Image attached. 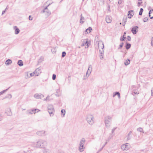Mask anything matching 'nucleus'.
I'll return each instance as SVG.
<instances>
[{"label":"nucleus","mask_w":153,"mask_h":153,"mask_svg":"<svg viewBox=\"0 0 153 153\" xmlns=\"http://www.w3.org/2000/svg\"><path fill=\"white\" fill-rule=\"evenodd\" d=\"M47 143L45 140H40L34 144L35 147L37 148H45L47 146Z\"/></svg>","instance_id":"nucleus-1"},{"label":"nucleus","mask_w":153,"mask_h":153,"mask_svg":"<svg viewBox=\"0 0 153 153\" xmlns=\"http://www.w3.org/2000/svg\"><path fill=\"white\" fill-rule=\"evenodd\" d=\"M112 118L109 116H107L105 118V123L106 127L107 128L110 127Z\"/></svg>","instance_id":"nucleus-2"},{"label":"nucleus","mask_w":153,"mask_h":153,"mask_svg":"<svg viewBox=\"0 0 153 153\" xmlns=\"http://www.w3.org/2000/svg\"><path fill=\"white\" fill-rule=\"evenodd\" d=\"M86 120L90 125H92L94 123V118L93 116L91 115H87Z\"/></svg>","instance_id":"nucleus-3"},{"label":"nucleus","mask_w":153,"mask_h":153,"mask_svg":"<svg viewBox=\"0 0 153 153\" xmlns=\"http://www.w3.org/2000/svg\"><path fill=\"white\" fill-rule=\"evenodd\" d=\"M48 111L49 113L50 114L51 117L53 115V112L54 111V109L53 105H49L48 106Z\"/></svg>","instance_id":"nucleus-4"},{"label":"nucleus","mask_w":153,"mask_h":153,"mask_svg":"<svg viewBox=\"0 0 153 153\" xmlns=\"http://www.w3.org/2000/svg\"><path fill=\"white\" fill-rule=\"evenodd\" d=\"M130 146L128 143L123 144L121 146V149L124 151H126L128 150Z\"/></svg>","instance_id":"nucleus-5"},{"label":"nucleus","mask_w":153,"mask_h":153,"mask_svg":"<svg viewBox=\"0 0 153 153\" xmlns=\"http://www.w3.org/2000/svg\"><path fill=\"white\" fill-rule=\"evenodd\" d=\"M34 72L36 76H39L41 73V67H39L36 68Z\"/></svg>","instance_id":"nucleus-6"},{"label":"nucleus","mask_w":153,"mask_h":153,"mask_svg":"<svg viewBox=\"0 0 153 153\" xmlns=\"http://www.w3.org/2000/svg\"><path fill=\"white\" fill-rule=\"evenodd\" d=\"M138 27L137 26H134L133 27L131 30V31L134 34H136L138 31Z\"/></svg>","instance_id":"nucleus-7"},{"label":"nucleus","mask_w":153,"mask_h":153,"mask_svg":"<svg viewBox=\"0 0 153 153\" xmlns=\"http://www.w3.org/2000/svg\"><path fill=\"white\" fill-rule=\"evenodd\" d=\"M102 51H101L100 50H99V52L100 53V59H103V57L102 55V53L104 52V51L103 50V49L104 48V45L103 43H102Z\"/></svg>","instance_id":"nucleus-8"},{"label":"nucleus","mask_w":153,"mask_h":153,"mask_svg":"<svg viewBox=\"0 0 153 153\" xmlns=\"http://www.w3.org/2000/svg\"><path fill=\"white\" fill-rule=\"evenodd\" d=\"M36 134L40 136H44L46 135L45 134V131H37L36 132Z\"/></svg>","instance_id":"nucleus-9"},{"label":"nucleus","mask_w":153,"mask_h":153,"mask_svg":"<svg viewBox=\"0 0 153 153\" xmlns=\"http://www.w3.org/2000/svg\"><path fill=\"white\" fill-rule=\"evenodd\" d=\"M86 45L87 47H85L86 48H88L89 45V43L87 41H85V40H84V41H83L82 42V43L81 45V46H84V45Z\"/></svg>","instance_id":"nucleus-10"},{"label":"nucleus","mask_w":153,"mask_h":153,"mask_svg":"<svg viewBox=\"0 0 153 153\" xmlns=\"http://www.w3.org/2000/svg\"><path fill=\"white\" fill-rule=\"evenodd\" d=\"M34 97L36 99H41L43 97V95L41 94H36L34 95Z\"/></svg>","instance_id":"nucleus-11"},{"label":"nucleus","mask_w":153,"mask_h":153,"mask_svg":"<svg viewBox=\"0 0 153 153\" xmlns=\"http://www.w3.org/2000/svg\"><path fill=\"white\" fill-rule=\"evenodd\" d=\"M13 29L15 30V34H18L20 32V30L16 26L13 27Z\"/></svg>","instance_id":"nucleus-12"},{"label":"nucleus","mask_w":153,"mask_h":153,"mask_svg":"<svg viewBox=\"0 0 153 153\" xmlns=\"http://www.w3.org/2000/svg\"><path fill=\"white\" fill-rule=\"evenodd\" d=\"M133 10H129L128 11V18L129 19H131V17L133 16V14H132V13H133Z\"/></svg>","instance_id":"nucleus-13"},{"label":"nucleus","mask_w":153,"mask_h":153,"mask_svg":"<svg viewBox=\"0 0 153 153\" xmlns=\"http://www.w3.org/2000/svg\"><path fill=\"white\" fill-rule=\"evenodd\" d=\"M92 71V67L91 65H89L88 66V70L87 71V72H88V74H89L91 73V71Z\"/></svg>","instance_id":"nucleus-14"},{"label":"nucleus","mask_w":153,"mask_h":153,"mask_svg":"<svg viewBox=\"0 0 153 153\" xmlns=\"http://www.w3.org/2000/svg\"><path fill=\"white\" fill-rule=\"evenodd\" d=\"M91 30H92V28L91 27H88L87 29H86L85 31V33H90L91 32Z\"/></svg>","instance_id":"nucleus-15"},{"label":"nucleus","mask_w":153,"mask_h":153,"mask_svg":"<svg viewBox=\"0 0 153 153\" xmlns=\"http://www.w3.org/2000/svg\"><path fill=\"white\" fill-rule=\"evenodd\" d=\"M131 47V44L128 42H126L125 47L127 50L129 49Z\"/></svg>","instance_id":"nucleus-16"},{"label":"nucleus","mask_w":153,"mask_h":153,"mask_svg":"<svg viewBox=\"0 0 153 153\" xmlns=\"http://www.w3.org/2000/svg\"><path fill=\"white\" fill-rule=\"evenodd\" d=\"M85 142V140L84 138H82L80 141L79 145H83L84 146Z\"/></svg>","instance_id":"nucleus-17"},{"label":"nucleus","mask_w":153,"mask_h":153,"mask_svg":"<svg viewBox=\"0 0 153 153\" xmlns=\"http://www.w3.org/2000/svg\"><path fill=\"white\" fill-rule=\"evenodd\" d=\"M117 95L118 96V98H120V93L119 92H116L113 93V97H114L116 95Z\"/></svg>","instance_id":"nucleus-18"},{"label":"nucleus","mask_w":153,"mask_h":153,"mask_svg":"<svg viewBox=\"0 0 153 153\" xmlns=\"http://www.w3.org/2000/svg\"><path fill=\"white\" fill-rule=\"evenodd\" d=\"M149 16L151 19H153V12L150 10L149 13Z\"/></svg>","instance_id":"nucleus-19"},{"label":"nucleus","mask_w":153,"mask_h":153,"mask_svg":"<svg viewBox=\"0 0 153 153\" xmlns=\"http://www.w3.org/2000/svg\"><path fill=\"white\" fill-rule=\"evenodd\" d=\"M79 150L80 152H82L83 151L84 146L83 145H79Z\"/></svg>","instance_id":"nucleus-20"},{"label":"nucleus","mask_w":153,"mask_h":153,"mask_svg":"<svg viewBox=\"0 0 153 153\" xmlns=\"http://www.w3.org/2000/svg\"><path fill=\"white\" fill-rule=\"evenodd\" d=\"M17 64L19 66H22L23 65V62L21 60L18 61Z\"/></svg>","instance_id":"nucleus-21"},{"label":"nucleus","mask_w":153,"mask_h":153,"mask_svg":"<svg viewBox=\"0 0 153 153\" xmlns=\"http://www.w3.org/2000/svg\"><path fill=\"white\" fill-rule=\"evenodd\" d=\"M106 21L107 23H111V20L109 16H107L106 18Z\"/></svg>","instance_id":"nucleus-22"},{"label":"nucleus","mask_w":153,"mask_h":153,"mask_svg":"<svg viewBox=\"0 0 153 153\" xmlns=\"http://www.w3.org/2000/svg\"><path fill=\"white\" fill-rule=\"evenodd\" d=\"M85 20V18L81 14L80 16V23H83L84 21H82V20Z\"/></svg>","instance_id":"nucleus-23"},{"label":"nucleus","mask_w":153,"mask_h":153,"mask_svg":"<svg viewBox=\"0 0 153 153\" xmlns=\"http://www.w3.org/2000/svg\"><path fill=\"white\" fill-rule=\"evenodd\" d=\"M46 15L48 16H50L51 14V12L49 10H45Z\"/></svg>","instance_id":"nucleus-24"},{"label":"nucleus","mask_w":153,"mask_h":153,"mask_svg":"<svg viewBox=\"0 0 153 153\" xmlns=\"http://www.w3.org/2000/svg\"><path fill=\"white\" fill-rule=\"evenodd\" d=\"M130 63V60L129 59H127L126 60V61L124 62V64L126 65H128Z\"/></svg>","instance_id":"nucleus-25"},{"label":"nucleus","mask_w":153,"mask_h":153,"mask_svg":"<svg viewBox=\"0 0 153 153\" xmlns=\"http://www.w3.org/2000/svg\"><path fill=\"white\" fill-rule=\"evenodd\" d=\"M88 72H86V75L85 76L84 75L83 76V80H85L86 79H87L88 77V76H89V74H88Z\"/></svg>","instance_id":"nucleus-26"},{"label":"nucleus","mask_w":153,"mask_h":153,"mask_svg":"<svg viewBox=\"0 0 153 153\" xmlns=\"http://www.w3.org/2000/svg\"><path fill=\"white\" fill-rule=\"evenodd\" d=\"M10 88V87H9L7 89L5 90H4L1 92H0V95H1V94H4V93H5L6 91H7Z\"/></svg>","instance_id":"nucleus-27"},{"label":"nucleus","mask_w":153,"mask_h":153,"mask_svg":"<svg viewBox=\"0 0 153 153\" xmlns=\"http://www.w3.org/2000/svg\"><path fill=\"white\" fill-rule=\"evenodd\" d=\"M127 16H125L123 17V19L122 20V22L126 23L127 22Z\"/></svg>","instance_id":"nucleus-28"},{"label":"nucleus","mask_w":153,"mask_h":153,"mask_svg":"<svg viewBox=\"0 0 153 153\" xmlns=\"http://www.w3.org/2000/svg\"><path fill=\"white\" fill-rule=\"evenodd\" d=\"M44 60V57L43 56L40 57V59H39L38 62V63H41Z\"/></svg>","instance_id":"nucleus-29"},{"label":"nucleus","mask_w":153,"mask_h":153,"mask_svg":"<svg viewBox=\"0 0 153 153\" xmlns=\"http://www.w3.org/2000/svg\"><path fill=\"white\" fill-rule=\"evenodd\" d=\"M124 45V43L123 42H121L120 45H119V47L118 48V49L120 50L121 49V48L123 47Z\"/></svg>","instance_id":"nucleus-30"},{"label":"nucleus","mask_w":153,"mask_h":153,"mask_svg":"<svg viewBox=\"0 0 153 153\" xmlns=\"http://www.w3.org/2000/svg\"><path fill=\"white\" fill-rule=\"evenodd\" d=\"M50 151L48 149H45L43 150V153H49Z\"/></svg>","instance_id":"nucleus-31"},{"label":"nucleus","mask_w":153,"mask_h":153,"mask_svg":"<svg viewBox=\"0 0 153 153\" xmlns=\"http://www.w3.org/2000/svg\"><path fill=\"white\" fill-rule=\"evenodd\" d=\"M137 130L140 132H143L144 133V131H143V129L142 128L140 127L137 129Z\"/></svg>","instance_id":"nucleus-32"},{"label":"nucleus","mask_w":153,"mask_h":153,"mask_svg":"<svg viewBox=\"0 0 153 153\" xmlns=\"http://www.w3.org/2000/svg\"><path fill=\"white\" fill-rule=\"evenodd\" d=\"M143 11V9L142 8H141L140 9V11L139 12V15L140 16L142 15Z\"/></svg>","instance_id":"nucleus-33"},{"label":"nucleus","mask_w":153,"mask_h":153,"mask_svg":"<svg viewBox=\"0 0 153 153\" xmlns=\"http://www.w3.org/2000/svg\"><path fill=\"white\" fill-rule=\"evenodd\" d=\"M61 114L63 115V116H64L65 113V110L62 109L61 111Z\"/></svg>","instance_id":"nucleus-34"},{"label":"nucleus","mask_w":153,"mask_h":153,"mask_svg":"<svg viewBox=\"0 0 153 153\" xmlns=\"http://www.w3.org/2000/svg\"><path fill=\"white\" fill-rule=\"evenodd\" d=\"M126 39V37H124L122 36L120 38V41H123L125 40Z\"/></svg>","instance_id":"nucleus-35"},{"label":"nucleus","mask_w":153,"mask_h":153,"mask_svg":"<svg viewBox=\"0 0 153 153\" xmlns=\"http://www.w3.org/2000/svg\"><path fill=\"white\" fill-rule=\"evenodd\" d=\"M66 55V53L65 51H63L62 53V57H64Z\"/></svg>","instance_id":"nucleus-36"},{"label":"nucleus","mask_w":153,"mask_h":153,"mask_svg":"<svg viewBox=\"0 0 153 153\" xmlns=\"http://www.w3.org/2000/svg\"><path fill=\"white\" fill-rule=\"evenodd\" d=\"M132 133V131H130L129 133L128 134V137H127V140H129L130 139V138H129V135L130 134H131Z\"/></svg>","instance_id":"nucleus-37"},{"label":"nucleus","mask_w":153,"mask_h":153,"mask_svg":"<svg viewBox=\"0 0 153 153\" xmlns=\"http://www.w3.org/2000/svg\"><path fill=\"white\" fill-rule=\"evenodd\" d=\"M5 64L6 65H9L10 64V59H8L5 62Z\"/></svg>","instance_id":"nucleus-38"},{"label":"nucleus","mask_w":153,"mask_h":153,"mask_svg":"<svg viewBox=\"0 0 153 153\" xmlns=\"http://www.w3.org/2000/svg\"><path fill=\"white\" fill-rule=\"evenodd\" d=\"M52 78L53 80H54L56 79V75L55 74H53Z\"/></svg>","instance_id":"nucleus-39"},{"label":"nucleus","mask_w":153,"mask_h":153,"mask_svg":"<svg viewBox=\"0 0 153 153\" xmlns=\"http://www.w3.org/2000/svg\"><path fill=\"white\" fill-rule=\"evenodd\" d=\"M9 109H8L7 110H6V111L5 112V113L8 116L10 114V112L8 111Z\"/></svg>","instance_id":"nucleus-40"},{"label":"nucleus","mask_w":153,"mask_h":153,"mask_svg":"<svg viewBox=\"0 0 153 153\" xmlns=\"http://www.w3.org/2000/svg\"><path fill=\"white\" fill-rule=\"evenodd\" d=\"M148 20V18L147 17H145L144 18L143 21L144 22H146Z\"/></svg>","instance_id":"nucleus-41"},{"label":"nucleus","mask_w":153,"mask_h":153,"mask_svg":"<svg viewBox=\"0 0 153 153\" xmlns=\"http://www.w3.org/2000/svg\"><path fill=\"white\" fill-rule=\"evenodd\" d=\"M127 39L128 41H130L131 40V37L129 36H128L127 37Z\"/></svg>","instance_id":"nucleus-42"},{"label":"nucleus","mask_w":153,"mask_h":153,"mask_svg":"<svg viewBox=\"0 0 153 153\" xmlns=\"http://www.w3.org/2000/svg\"><path fill=\"white\" fill-rule=\"evenodd\" d=\"M36 109H33L31 110L32 112L34 113H35L36 111Z\"/></svg>","instance_id":"nucleus-43"},{"label":"nucleus","mask_w":153,"mask_h":153,"mask_svg":"<svg viewBox=\"0 0 153 153\" xmlns=\"http://www.w3.org/2000/svg\"><path fill=\"white\" fill-rule=\"evenodd\" d=\"M151 45L153 46V37H152L151 40Z\"/></svg>","instance_id":"nucleus-44"},{"label":"nucleus","mask_w":153,"mask_h":153,"mask_svg":"<svg viewBox=\"0 0 153 153\" xmlns=\"http://www.w3.org/2000/svg\"><path fill=\"white\" fill-rule=\"evenodd\" d=\"M35 74V72L34 71L33 73L30 74V76H33Z\"/></svg>","instance_id":"nucleus-45"},{"label":"nucleus","mask_w":153,"mask_h":153,"mask_svg":"<svg viewBox=\"0 0 153 153\" xmlns=\"http://www.w3.org/2000/svg\"><path fill=\"white\" fill-rule=\"evenodd\" d=\"M8 7V6H7L6 8L3 11L2 13V15H3L5 12L6 10V9H7Z\"/></svg>","instance_id":"nucleus-46"},{"label":"nucleus","mask_w":153,"mask_h":153,"mask_svg":"<svg viewBox=\"0 0 153 153\" xmlns=\"http://www.w3.org/2000/svg\"><path fill=\"white\" fill-rule=\"evenodd\" d=\"M117 128L116 127L114 128L112 130L111 132L112 134H113L115 130Z\"/></svg>","instance_id":"nucleus-47"},{"label":"nucleus","mask_w":153,"mask_h":153,"mask_svg":"<svg viewBox=\"0 0 153 153\" xmlns=\"http://www.w3.org/2000/svg\"><path fill=\"white\" fill-rule=\"evenodd\" d=\"M142 3V1H141L140 2H138V7L140 6L141 4Z\"/></svg>","instance_id":"nucleus-48"},{"label":"nucleus","mask_w":153,"mask_h":153,"mask_svg":"<svg viewBox=\"0 0 153 153\" xmlns=\"http://www.w3.org/2000/svg\"><path fill=\"white\" fill-rule=\"evenodd\" d=\"M122 0H120L118 1V3L120 4H121L122 3Z\"/></svg>","instance_id":"nucleus-49"},{"label":"nucleus","mask_w":153,"mask_h":153,"mask_svg":"<svg viewBox=\"0 0 153 153\" xmlns=\"http://www.w3.org/2000/svg\"><path fill=\"white\" fill-rule=\"evenodd\" d=\"M110 6L109 5H108V10L109 11H110Z\"/></svg>","instance_id":"nucleus-50"},{"label":"nucleus","mask_w":153,"mask_h":153,"mask_svg":"<svg viewBox=\"0 0 153 153\" xmlns=\"http://www.w3.org/2000/svg\"><path fill=\"white\" fill-rule=\"evenodd\" d=\"M29 20H32L33 19L32 18H31V16H29Z\"/></svg>","instance_id":"nucleus-51"},{"label":"nucleus","mask_w":153,"mask_h":153,"mask_svg":"<svg viewBox=\"0 0 153 153\" xmlns=\"http://www.w3.org/2000/svg\"><path fill=\"white\" fill-rule=\"evenodd\" d=\"M126 32H124L123 33V35L122 36H123V37H126Z\"/></svg>","instance_id":"nucleus-52"},{"label":"nucleus","mask_w":153,"mask_h":153,"mask_svg":"<svg viewBox=\"0 0 153 153\" xmlns=\"http://www.w3.org/2000/svg\"><path fill=\"white\" fill-rule=\"evenodd\" d=\"M45 12V10L44 9L42 11H41V13H44Z\"/></svg>","instance_id":"nucleus-53"},{"label":"nucleus","mask_w":153,"mask_h":153,"mask_svg":"<svg viewBox=\"0 0 153 153\" xmlns=\"http://www.w3.org/2000/svg\"><path fill=\"white\" fill-rule=\"evenodd\" d=\"M48 6H46L44 8V10H48Z\"/></svg>","instance_id":"nucleus-54"},{"label":"nucleus","mask_w":153,"mask_h":153,"mask_svg":"<svg viewBox=\"0 0 153 153\" xmlns=\"http://www.w3.org/2000/svg\"><path fill=\"white\" fill-rule=\"evenodd\" d=\"M152 95L153 96V89L151 90Z\"/></svg>","instance_id":"nucleus-55"},{"label":"nucleus","mask_w":153,"mask_h":153,"mask_svg":"<svg viewBox=\"0 0 153 153\" xmlns=\"http://www.w3.org/2000/svg\"><path fill=\"white\" fill-rule=\"evenodd\" d=\"M133 93H134V94H136L137 93V91H134L133 92Z\"/></svg>","instance_id":"nucleus-56"},{"label":"nucleus","mask_w":153,"mask_h":153,"mask_svg":"<svg viewBox=\"0 0 153 153\" xmlns=\"http://www.w3.org/2000/svg\"><path fill=\"white\" fill-rule=\"evenodd\" d=\"M122 23H123V26H125V25L126 24V23H124V22H122Z\"/></svg>","instance_id":"nucleus-57"},{"label":"nucleus","mask_w":153,"mask_h":153,"mask_svg":"<svg viewBox=\"0 0 153 153\" xmlns=\"http://www.w3.org/2000/svg\"><path fill=\"white\" fill-rule=\"evenodd\" d=\"M36 112L38 113V112L39 111H40V110H39V109H36Z\"/></svg>","instance_id":"nucleus-58"},{"label":"nucleus","mask_w":153,"mask_h":153,"mask_svg":"<svg viewBox=\"0 0 153 153\" xmlns=\"http://www.w3.org/2000/svg\"><path fill=\"white\" fill-rule=\"evenodd\" d=\"M105 146L104 145L102 146V148H101V149H100V150H101L103 149V148H104V147Z\"/></svg>","instance_id":"nucleus-59"},{"label":"nucleus","mask_w":153,"mask_h":153,"mask_svg":"<svg viewBox=\"0 0 153 153\" xmlns=\"http://www.w3.org/2000/svg\"><path fill=\"white\" fill-rule=\"evenodd\" d=\"M105 146L104 145L102 146V148H101V149H100V150H101L103 149V148H104V147Z\"/></svg>","instance_id":"nucleus-60"},{"label":"nucleus","mask_w":153,"mask_h":153,"mask_svg":"<svg viewBox=\"0 0 153 153\" xmlns=\"http://www.w3.org/2000/svg\"><path fill=\"white\" fill-rule=\"evenodd\" d=\"M105 146L104 145L102 146V148H101V149H100V150H101L103 149V148H104V147Z\"/></svg>","instance_id":"nucleus-61"},{"label":"nucleus","mask_w":153,"mask_h":153,"mask_svg":"<svg viewBox=\"0 0 153 153\" xmlns=\"http://www.w3.org/2000/svg\"><path fill=\"white\" fill-rule=\"evenodd\" d=\"M105 146L104 145L102 146V148H101V149H100V150H101L103 149V148H104V147Z\"/></svg>","instance_id":"nucleus-62"},{"label":"nucleus","mask_w":153,"mask_h":153,"mask_svg":"<svg viewBox=\"0 0 153 153\" xmlns=\"http://www.w3.org/2000/svg\"><path fill=\"white\" fill-rule=\"evenodd\" d=\"M29 113L30 114H32L33 113L31 111H29Z\"/></svg>","instance_id":"nucleus-63"},{"label":"nucleus","mask_w":153,"mask_h":153,"mask_svg":"<svg viewBox=\"0 0 153 153\" xmlns=\"http://www.w3.org/2000/svg\"><path fill=\"white\" fill-rule=\"evenodd\" d=\"M24 153H31L30 152H25Z\"/></svg>","instance_id":"nucleus-64"}]
</instances>
